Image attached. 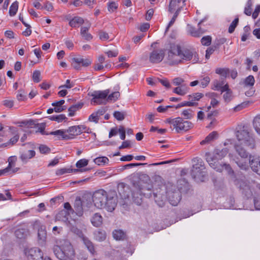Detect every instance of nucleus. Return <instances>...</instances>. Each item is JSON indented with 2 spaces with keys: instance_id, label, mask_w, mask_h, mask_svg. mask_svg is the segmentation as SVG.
Instances as JSON below:
<instances>
[{
  "instance_id": "nucleus-62",
  "label": "nucleus",
  "mask_w": 260,
  "mask_h": 260,
  "mask_svg": "<svg viewBox=\"0 0 260 260\" xmlns=\"http://www.w3.org/2000/svg\"><path fill=\"white\" fill-rule=\"evenodd\" d=\"M219 114V110H215L213 111H211L207 114V118L208 119H215V117H217Z\"/></svg>"
},
{
  "instance_id": "nucleus-27",
  "label": "nucleus",
  "mask_w": 260,
  "mask_h": 260,
  "mask_svg": "<svg viewBox=\"0 0 260 260\" xmlns=\"http://www.w3.org/2000/svg\"><path fill=\"white\" fill-rule=\"evenodd\" d=\"M218 134L217 132L214 131L209 134L205 139L200 142L201 145H204L206 143H209L216 139L217 137Z\"/></svg>"
},
{
  "instance_id": "nucleus-7",
  "label": "nucleus",
  "mask_w": 260,
  "mask_h": 260,
  "mask_svg": "<svg viewBox=\"0 0 260 260\" xmlns=\"http://www.w3.org/2000/svg\"><path fill=\"white\" fill-rule=\"evenodd\" d=\"M234 183L244 197L249 199L252 196V191L248 181L242 179H236L234 181Z\"/></svg>"
},
{
  "instance_id": "nucleus-61",
  "label": "nucleus",
  "mask_w": 260,
  "mask_h": 260,
  "mask_svg": "<svg viewBox=\"0 0 260 260\" xmlns=\"http://www.w3.org/2000/svg\"><path fill=\"white\" fill-rule=\"evenodd\" d=\"M69 214V212H68L66 210H62L60 212H59L57 215H56V218L58 220H63V217L66 218L67 219L68 218L67 217V216Z\"/></svg>"
},
{
  "instance_id": "nucleus-59",
  "label": "nucleus",
  "mask_w": 260,
  "mask_h": 260,
  "mask_svg": "<svg viewBox=\"0 0 260 260\" xmlns=\"http://www.w3.org/2000/svg\"><path fill=\"white\" fill-rule=\"evenodd\" d=\"M180 12V11H179V10H176L172 18L171 19V21L169 23V24L166 28V31H167L168 30L169 28L174 24V23L175 22Z\"/></svg>"
},
{
  "instance_id": "nucleus-47",
  "label": "nucleus",
  "mask_w": 260,
  "mask_h": 260,
  "mask_svg": "<svg viewBox=\"0 0 260 260\" xmlns=\"http://www.w3.org/2000/svg\"><path fill=\"white\" fill-rule=\"evenodd\" d=\"M238 23L239 17L238 16H237L235 19L232 21V22L231 23L229 27L228 31L229 33L232 34L234 31L236 27L238 24Z\"/></svg>"
},
{
  "instance_id": "nucleus-28",
  "label": "nucleus",
  "mask_w": 260,
  "mask_h": 260,
  "mask_svg": "<svg viewBox=\"0 0 260 260\" xmlns=\"http://www.w3.org/2000/svg\"><path fill=\"white\" fill-rule=\"evenodd\" d=\"M91 222L94 226H100L103 223L102 216L99 213H95L92 218Z\"/></svg>"
},
{
  "instance_id": "nucleus-19",
  "label": "nucleus",
  "mask_w": 260,
  "mask_h": 260,
  "mask_svg": "<svg viewBox=\"0 0 260 260\" xmlns=\"http://www.w3.org/2000/svg\"><path fill=\"white\" fill-rule=\"evenodd\" d=\"M153 196L154 201L159 207H162L165 206L166 203V196L160 192H153Z\"/></svg>"
},
{
  "instance_id": "nucleus-6",
  "label": "nucleus",
  "mask_w": 260,
  "mask_h": 260,
  "mask_svg": "<svg viewBox=\"0 0 260 260\" xmlns=\"http://www.w3.org/2000/svg\"><path fill=\"white\" fill-rule=\"evenodd\" d=\"M235 162L241 170L246 171L249 169L248 163L246 160H241L237 158ZM249 164L252 171L260 175V159L259 158L250 156Z\"/></svg>"
},
{
  "instance_id": "nucleus-29",
  "label": "nucleus",
  "mask_w": 260,
  "mask_h": 260,
  "mask_svg": "<svg viewBox=\"0 0 260 260\" xmlns=\"http://www.w3.org/2000/svg\"><path fill=\"white\" fill-rule=\"evenodd\" d=\"M95 239L99 241H104L106 238V233L104 230H98L94 232Z\"/></svg>"
},
{
  "instance_id": "nucleus-15",
  "label": "nucleus",
  "mask_w": 260,
  "mask_h": 260,
  "mask_svg": "<svg viewBox=\"0 0 260 260\" xmlns=\"http://www.w3.org/2000/svg\"><path fill=\"white\" fill-rule=\"evenodd\" d=\"M84 203V200H82L80 197H77L76 198L74 205V208L75 210L74 212L79 216H81L83 215Z\"/></svg>"
},
{
  "instance_id": "nucleus-30",
  "label": "nucleus",
  "mask_w": 260,
  "mask_h": 260,
  "mask_svg": "<svg viewBox=\"0 0 260 260\" xmlns=\"http://www.w3.org/2000/svg\"><path fill=\"white\" fill-rule=\"evenodd\" d=\"M215 73L220 76L221 79L225 80L230 74V69L228 68H217L215 70Z\"/></svg>"
},
{
  "instance_id": "nucleus-40",
  "label": "nucleus",
  "mask_w": 260,
  "mask_h": 260,
  "mask_svg": "<svg viewBox=\"0 0 260 260\" xmlns=\"http://www.w3.org/2000/svg\"><path fill=\"white\" fill-rule=\"evenodd\" d=\"M252 0H248L244 9V13L247 16H250L252 14Z\"/></svg>"
},
{
  "instance_id": "nucleus-42",
  "label": "nucleus",
  "mask_w": 260,
  "mask_h": 260,
  "mask_svg": "<svg viewBox=\"0 0 260 260\" xmlns=\"http://www.w3.org/2000/svg\"><path fill=\"white\" fill-rule=\"evenodd\" d=\"M253 124L255 131L260 135V115H257L254 118Z\"/></svg>"
},
{
  "instance_id": "nucleus-64",
  "label": "nucleus",
  "mask_w": 260,
  "mask_h": 260,
  "mask_svg": "<svg viewBox=\"0 0 260 260\" xmlns=\"http://www.w3.org/2000/svg\"><path fill=\"white\" fill-rule=\"evenodd\" d=\"M210 81V78L208 76H206L201 81V85L202 88H205L208 86Z\"/></svg>"
},
{
  "instance_id": "nucleus-17",
  "label": "nucleus",
  "mask_w": 260,
  "mask_h": 260,
  "mask_svg": "<svg viewBox=\"0 0 260 260\" xmlns=\"http://www.w3.org/2000/svg\"><path fill=\"white\" fill-rule=\"evenodd\" d=\"M117 190L122 199H126L129 198V188L128 186L125 185L124 183H119L117 186Z\"/></svg>"
},
{
  "instance_id": "nucleus-55",
  "label": "nucleus",
  "mask_w": 260,
  "mask_h": 260,
  "mask_svg": "<svg viewBox=\"0 0 260 260\" xmlns=\"http://www.w3.org/2000/svg\"><path fill=\"white\" fill-rule=\"evenodd\" d=\"M88 164V160L86 159L83 158L78 160L76 164V166L77 168L81 169V168L86 166Z\"/></svg>"
},
{
  "instance_id": "nucleus-9",
  "label": "nucleus",
  "mask_w": 260,
  "mask_h": 260,
  "mask_svg": "<svg viewBox=\"0 0 260 260\" xmlns=\"http://www.w3.org/2000/svg\"><path fill=\"white\" fill-rule=\"evenodd\" d=\"M109 92V89L94 91L90 94V96H92L91 100V103H93L96 105L106 104V99Z\"/></svg>"
},
{
  "instance_id": "nucleus-20",
  "label": "nucleus",
  "mask_w": 260,
  "mask_h": 260,
  "mask_svg": "<svg viewBox=\"0 0 260 260\" xmlns=\"http://www.w3.org/2000/svg\"><path fill=\"white\" fill-rule=\"evenodd\" d=\"M207 17L202 19L198 24V30L199 32H193V37L195 38L200 37L207 30V28L203 26V22L207 20Z\"/></svg>"
},
{
  "instance_id": "nucleus-24",
  "label": "nucleus",
  "mask_w": 260,
  "mask_h": 260,
  "mask_svg": "<svg viewBox=\"0 0 260 260\" xmlns=\"http://www.w3.org/2000/svg\"><path fill=\"white\" fill-rule=\"evenodd\" d=\"M188 89L189 88L186 85H181V86L174 88L173 92L178 95L183 96L188 92Z\"/></svg>"
},
{
  "instance_id": "nucleus-31",
  "label": "nucleus",
  "mask_w": 260,
  "mask_h": 260,
  "mask_svg": "<svg viewBox=\"0 0 260 260\" xmlns=\"http://www.w3.org/2000/svg\"><path fill=\"white\" fill-rule=\"evenodd\" d=\"M89 26L82 27L81 28L80 34L82 37L86 41H90L92 39V36L88 32Z\"/></svg>"
},
{
  "instance_id": "nucleus-16",
  "label": "nucleus",
  "mask_w": 260,
  "mask_h": 260,
  "mask_svg": "<svg viewBox=\"0 0 260 260\" xmlns=\"http://www.w3.org/2000/svg\"><path fill=\"white\" fill-rule=\"evenodd\" d=\"M185 2L186 0H171L169 7V11L171 13H173L175 9L181 11V9L185 6Z\"/></svg>"
},
{
  "instance_id": "nucleus-4",
  "label": "nucleus",
  "mask_w": 260,
  "mask_h": 260,
  "mask_svg": "<svg viewBox=\"0 0 260 260\" xmlns=\"http://www.w3.org/2000/svg\"><path fill=\"white\" fill-rule=\"evenodd\" d=\"M192 161L194 164L190 172L191 176L194 179L204 181V179L207 176L204 161L199 157L194 158Z\"/></svg>"
},
{
  "instance_id": "nucleus-2",
  "label": "nucleus",
  "mask_w": 260,
  "mask_h": 260,
  "mask_svg": "<svg viewBox=\"0 0 260 260\" xmlns=\"http://www.w3.org/2000/svg\"><path fill=\"white\" fill-rule=\"evenodd\" d=\"M193 53L188 49H183L181 50L180 45H175L171 46V49L168 52V59L170 61L171 64H176L180 63V59H176V57L179 56L181 59L186 60H190L192 58Z\"/></svg>"
},
{
  "instance_id": "nucleus-12",
  "label": "nucleus",
  "mask_w": 260,
  "mask_h": 260,
  "mask_svg": "<svg viewBox=\"0 0 260 260\" xmlns=\"http://www.w3.org/2000/svg\"><path fill=\"white\" fill-rule=\"evenodd\" d=\"M206 159L210 166L218 172L222 171L221 164L218 162V159L216 157L209 152L206 153Z\"/></svg>"
},
{
  "instance_id": "nucleus-35",
  "label": "nucleus",
  "mask_w": 260,
  "mask_h": 260,
  "mask_svg": "<svg viewBox=\"0 0 260 260\" xmlns=\"http://www.w3.org/2000/svg\"><path fill=\"white\" fill-rule=\"evenodd\" d=\"M70 228L71 231L74 234L77 235L81 239L85 236L82 231L78 229L76 226L73 225L72 223H70Z\"/></svg>"
},
{
  "instance_id": "nucleus-52",
  "label": "nucleus",
  "mask_w": 260,
  "mask_h": 260,
  "mask_svg": "<svg viewBox=\"0 0 260 260\" xmlns=\"http://www.w3.org/2000/svg\"><path fill=\"white\" fill-rule=\"evenodd\" d=\"M27 100V93L23 90H20L17 93V100L25 101Z\"/></svg>"
},
{
  "instance_id": "nucleus-21",
  "label": "nucleus",
  "mask_w": 260,
  "mask_h": 260,
  "mask_svg": "<svg viewBox=\"0 0 260 260\" xmlns=\"http://www.w3.org/2000/svg\"><path fill=\"white\" fill-rule=\"evenodd\" d=\"M16 161V157L15 156H12L10 157L8 159V166L5 169L0 170V176H2L8 173L11 168L15 166Z\"/></svg>"
},
{
  "instance_id": "nucleus-5",
  "label": "nucleus",
  "mask_w": 260,
  "mask_h": 260,
  "mask_svg": "<svg viewBox=\"0 0 260 260\" xmlns=\"http://www.w3.org/2000/svg\"><path fill=\"white\" fill-rule=\"evenodd\" d=\"M236 137L238 140L239 142H241V144H244L251 149L254 148V139L247 126L244 125L242 129L236 132Z\"/></svg>"
},
{
  "instance_id": "nucleus-39",
  "label": "nucleus",
  "mask_w": 260,
  "mask_h": 260,
  "mask_svg": "<svg viewBox=\"0 0 260 260\" xmlns=\"http://www.w3.org/2000/svg\"><path fill=\"white\" fill-rule=\"evenodd\" d=\"M17 124H19V126L20 127L22 126H32L33 125H35L36 123L35 122V121L32 119H29L28 120H22L20 121H17Z\"/></svg>"
},
{
  "instance_id": "nucleus-32",
  "label": "nucleus",
  "mask_w": 260,
  "mask_h": 260,
  "mask_svg": "<svg viewBox=\"0 0 260 260\" xmlns=\"http://www.w3.org/2000/svg\"><path fill=\"white\" fill-rule=\"evenodd\" d=\"M83 106V103H79L77 104L72 105L69 109L68 111H69V116H73L75 115V113L77 110L82 108Z\"/></svg>"
},
{
  "instance_id": "nucleus-34",
  "label": "nucleus",
  "mask_w": 260,
  "mask_h": 260,
  "mask_svg": "<svg viewBox=\"0 0 260 260\" xmlns=\"http://www.w3.org/2000/svg\"><path fill=\"white\" fill-rule=\"evenodd\" d=\"M113 236L117 240H123L125 239L126 235L121 230H115L113 232Z\"/></svg>"
},
{
  "instance_id": "nucleus-60",
  "label": "nucleus",
  "mask_w": 260,
  "mask_h": 260,
  "mask_svg": "<svg viewBox=\"0 0 260 260\" xmlns=\"http://www.w3.org/2000/svg\"><path fill=\"white\" fill-rule=\"evenodd\" d=\"M98 35L100 39L103 41L107 40L109 38L108 34L102 30L98 31Z\"/></svg>"
},
{
  "instance_id": "nucleus-53",
  "label": "nucleus",
  "mask_w": 260,
  "mask_h": 260,
  "mask_svg": "<svg viewBox=\"0 0 260 260\" xmlns=\"http://www.w3.org/2000/svg\"><path fill=\"white\" fill-rule=\"evenodd\" d=\"M39 149L40 153L44 154H48L51 151L50 148L47 145L44 144L40 145Z\"/></svg>"
},
{
  "instance_id": "nucleus-10",
  "label": "nucleus",
  "mask_w": 260,
  "mask_h": 260,
  "mask_svg": "<svg viewBox=\"0 0 260 260\" xmlns=\"http://www.w3.org/2000/svg\"><path fill=\"white\" fill-rule=\"evenodd\" d=\"M193 127V124L188 121H184L182 118L178 117L176 118L174 127L177 133H179L182 131L186 132Z\"/></svg>"
},
{
  "instance_id": "nucleus-11",
  "label": "nucleus",
  "mask_w": 260,
  "mask_h": 260,
  "mask_svg": "<svg viewBox=\"0 0 260 260\" xmlns=\"http://www.w3.org/2000/svg\"><path fill=\"white\" fill-rule=\"evenodd\" d=\"M165 49H154L149 54V61L152 63H158L161 62L164 58Z\"/></svg>"
},
{
  "instance_id": "nucleus-38",
  "label": "nucleus",
  "mask_w": 260,
  "mask_h": 260,
  "mask_svg": "<svg viewBox=\"0 0 260 260\" xmlns=\"http://www.w3.org/2000/svg\"><path fill=\"white\" fill-rule=\"evenodd\" d=\"M255 83V79L252 75L247 77L243 81L242 83L245 86L251 87Z\"/></svg>"
},
{
  "instance_id": "nucleus-49",
  "label": "nucleus",
  "mask_w": 260,
  "mask_h": 260,
  "mask_svg": "<svg viewBox=\"0 0 260 260\" xmlns=\"http://www.w3.org/2000/svg\"><path fill=\"white\" fill-rule=\"evenodd\" d=\"M190 188L189 184L187 182H184L182 186L179 187L178 191H180L181 193H188L190 191Z\"/></svg>"
},
{
  "instance_id": "nucleus-44",
  "label": "nucleus",
  "mask_w": 260,
  "mask_h": 260,
  "mask_svg": "<svg viewBox=\"0 0 260 260\" xmlns=\"http://www.w3.org/2000/svg\"><path fill=\"white\" fill-rule=\"evenodd\" d=\"M47 234L45 230L42 229V228L39 229L38 232V240L41 241L42 242H44L45 241L46 239Z\"/></svg>"
},
{
  "instance_id": "nucleus-13",
  "label": "nucleus",
  "mask_w": 260,
  "mask_h": 260,
  "mask_svg": "<svg viewBox=\"0 0 260 260\" xmlns=\"http://www.w3.org/2000/svg\"><path fill=\"white\" fill-rule=\"evenodd\" d=\"M168 201L172 206H177L181 200L180 191L177 190L168 191L167 192Z\"/></svg>"
},
{
  "instance_id": "nucleus-57",
  "label": "nucleus",
  "mask_w": 260,
  "mask_h": 260,
  "mask_svg": "<svg viewBox=\"0 0 260 260\" xmlns=\"http://www.w3.org/2000/svg\"><path fill=\"white\" fill-rule=\"evenodd\" d=\"M118 8V4L115 2H111L108 3V11L112 13L116 11Z\"/></svg>"
},
{
  "instance_id": "nucleus-1",
  "label": "nucleus",
  "mask_w": 260,
  "mask_h": 260,
  "mask_svg": "<svg viewBox=\"0 0 260 260\" xmlns=\"http://www.w3.org/2000/svg\"><path fill=\"white\" fill-rule=\"evenodd\" d=\"M94 206L99 209H105L108 211H113L117 205V198L114 193H108L104 189L95 191L92 195Z\"/></svg>"
},
{
  "instance_id": "nucleus-50",
  "label": "nucleus",
  "mask_w": 260,
  "mask_h": 260,
  "mask_svg": "<svg viewBox=\"0 0 260 260\" xmlns=\"http://www.w3.org/2000/svg\"><path fill=\"white\" fill-rule=\"evenodd\" d=\"M226 41V39L224 38H221L219 39H216L213 44L214 48L216 49H218L219 47L223 44Z\"/></svg>"
},
{
  "instance_id": "nucleus-54",
  "label": "nucleus",
  "mask_w": 260,
  "mask_h": 260,
  "mask_svg": "<svg viewBox=\"0 0 260 260\" xmlns=\"http://www.w3.org/2000/svg\"><path fill=\"white\" fill-rule=\"evenodd\" d=\"M212 38L210 36H206L203 37L201 40V42L203 45L209 46L211 44Z\"/></svg>"
},
{
  "instance_id": "nucleus-41",
  "label": "nucleus",
  "mask_w": 260,
  "mask_h": 260,
  "mask_svg": "<svg viewBox=\"0 0 260 260\" xmlns=\"http://www.w3.org/2000/svg\"><path fill=\"white\" fill-rule=\"evenodd\" d=\"M93 161L98 165H104L105 164L108 163L109 159L106 156L98 157L94 159Z\"/></svg>"
},
{
  "instance_id": "nucleus-26",
  "label": "nucleus",
  "mask_w": 260,
  "mask_h": 260,
  "mask_svg": "<svg viewBox=\"0 0 260 260\" xmlns=\"http://www.w3.org/2000/svg\"><path fill=\"white\" fill-rule=\"evenodd\" d=\"M36 155V152L33 150H28V153H22L20 155L21 160L24 162H26L28 159L34 157Z\"/></svg>"
},
{
  "instance_id": "nucleus-3",
  "label": "nucleus",
  "mask_w": 260,
  "mask_h": 260,
  "mask_svg": "<svg viewBox=\"0 0 260 260\" xmlns=\"http://www.w3.org/2000/svg\"><path fill=\"white\" fill-rule=\"evenodd\" d=\"M52 250L56 257L60 260H74L75 251L68 241H64L61 246L54 245Z\"/></svg>"
},
{
  "instance_id": "nucleus-56",
  "label": "nucleus",
  "mask_w": 260,
  "mask_h": 260,
  "mask_svg": "<svg viewBox=\"0 0 260 260\" xmlns=\"http://www.w3.org/2000/svg\"><path fill=\"white\" fill-rule=\"evenodd\" d=\"M113 116L117 120L122 121L125 118V114L124 112L120 111H115L113 113Z\"/></svg>"
},
{
  "instance_id": "nucleus-43",
  "label": "nucleus",
  "mask_w": 260,
  "mask_h": 260,
  "mask_svg": "<svg viewBox=\"0 0 260 260\" xmlns=\"http://www.w3.org/2000/svg\"><path fill=\"white\" fill-rule=\"evenodd\" d=\"M48 118L52 121H55L58 122H61L63 120L67 119V118L64 114L50 116L48 117Z\"/></svg>"
},
{
  "instance_id": "nucleus-37",
  "label": "nucleus",
  "mask_w": 260,
  "mask_h": 260,
  "mask_svg": "<svg viewBox=\"0 0 260 260\" xmlns=\"http://www.w3.org/2000/svg\"><path fill=\"white\" fill-rule=\"evenodd\" d=\"M29 235V231L27 229L19 228L17 229V238L25 239Z\"/></svg>"
},
{
  "instance_id": "nucleus-18",
  "label": "nucleus",
  "mask_w": 260,
  "mask_h": 260,
  "mask_svg": "<svg viewBox=\"0 0 260 260\" xmlns=\"http://www.w3.org/2000/svg\"><path fill=\"white\" fill-rule=\"evenodd\" d=\"M235 149L237 153V154L243 159L247 158L249 157V159H250V156H252L251 154L249 153L245 150V149L243 147L241 144H235Z\"/></svg>"
},
{
  "instance_id": "nucleus-23",
  "label": "nucleus",
  "mask_w": 260,
  "mask_h": 260,
  "mask_svg": "<svg viewBox=\"0 0 260 260\" xmlns=\"http://www.w3.org/2000/svg\"><path fill=\"white\" fill-rule=\"evenodd\" d=\"M82 240L83 241V242L84 244L85 245L87 249L89 250V251L92 254H94L95 252L94 247L93 245V244L92 242L89 240L88 238H87L86 236H84L82 239Z\"/></svg>"
},
{
  "instance_id": "nucleus-22",
  "label": "nucleus",
  "mask_w": 260,
  "mask_h": 260,
  "mask_svg": "<svg viewBox=\"0 0 260 260\" xmlns=\"http://www.w3.org/2000/svg\"><path fill=\"white\" fill-rule=\"evenodd\" d=\"M228 152L229 149L226 148H223L221 150L219 149H215L213 155H214L218 160H221L228 154Z\"/></svg>"
},
{
  "instance_id": "nucleus-36",
  "label": "nucleus",
  "mask_w": 260,
  "mask_h": 260,
  "mask_svg": "<svg viewBox=\"0 0 260 260\" xmlns=\"http://www.w3.org/2000/svg\"><path fill=\"white\" fill-rule=\"evenodd\" d=\"M66 132L69 133L67 135H69L70 139H72L74 138L75 136H78L79 135V131H77L76 126H72L69 127L67 130H65Z\"/></svg>"
},
{
  "instance_id": "nucleus-8",
  "label": "nucleus",
  "mask_w": 260,
  "mask_h": 260,
  "mask_svg": "<svg viewBox=\"0 0 260 260\" xmlns=\"http://www.w3.org/2000/svg\"><path fill=\"white\" fill-rule=\"evenodd\" d=\"M23 254L27 260H44V254L41 249L38 247L25 248L23 250Z\"/></svg>"
},
{
  "instance_id": "nucleus-51",
  "label": "nucleus",
  "mask_w": 260,
  "mask_h": 260,
  "mask_svg": "<svg viewBox=\"0 0 260 260\" xmlns=\"http://www.w3.org/2000/svg\"><path fill=\"white\" fill-rule=\"evenodd\" d=\"M182 115L184 116L185 119H191L194 115L193 111L190 109L184 110L182 113Z\"/></svg>"
},
{
  "instance_id": "nucleus-46",
  "label": "nucleus",
  "mask_w": 260,
  "mask_h": 260,
  "mask_svg": "<svg viewBox=\"0 0 260 260\" xmlns=\"http://www.w3.org/2000/svg\"><path fill=\"white\" fill-rule=\"evenodd\" d=\"M120 96V93L118 91H115L111 94L108 95L106 99V103L107 102L116 101Z\"/></svg>"
},
{
  "instance_id": "nucleus-63",
  "label": "nucleus",
  "mask_w": 260,
  "mask_h": 260,
  "mask_svg": "<svg viewBox=\"0 0 260 260\" xmlns=\"http://www.w3.org/2000/svg\"><path fill=\"white\" fill-rule=\"evenodd\" d=\"M216 50V49L214 48L213 45L211 47L208 48L206 51V58L208 59L210 58V55L212 54Z\"/></svg>"
},
{
  "instance_id": "nucleus-25",
  "label": "nucleus",
  "mask_w": 260,
  "mask_h": 260,
  "mask_svg": "<svg viewBox=\"0 0 260 260\" xmlns=\"http://www.w3.org/2000/svg\"><path fill=\"white\" fill-rule=\"evenodd\" d=\"M84 20L82 18L78 16L74 17L69 22V25L72 27H79L84 23Z\"/></svg>"
},
{
  "instance_id": "nucleus-48",
  "label": "nucleus",
  "mask_w": 260,
  "mask_h": 260,
  "mask_svg": "<svg viewBox=\"0 0 260 260\" xmlns=\"http://www.w3.org/2000/svg\"><path fill=\"white\" fill-rule=\"evenodd\" d=\"M213 84L214 86V89L215 90H219L220 88L225 84V80L221 79V78H220L219 80H215L213 81Z\"/></svg>"
},
{
  "instance_id": "nucleus-14",
  "label": "nucleus",
  "mask_w": 260,
  "mask_h": 260,
  "mask_svg": "<svg viewBox=\"0 0 260 260\" xmlns=\"http://www.w3.org/2000/svg\"><path fill=\"white\" fill-rule=\"evenodd\" d=\"M136 188V190H133L132 193L133 201L137 205H141L143 202V196L142 188L136 183L133 184Z\"/></svg>"
},
{
  "instance_id": "nucleus-58",
  "label": "nucleus",
  "mask_w": 260,
  "mask_h": 260,
  "mask_svg": "<svg viewBox=\"0 0 260 260\" xmlns=\"http://www.w3.org/2000/svg\"><path fill=\"white\" fill-rule=\"evenodd\" d=\"M41 72L38 70H35L32 74V80L36 83L39 82L40 80Z\"/></svg>"
},
{
  "instance_id": "nucleus-45",
  "label": "nucleus",
  "mask_w": 260,
  "mask_h": 260,
  "mask_svg": "<svg viewBox=\"0 0 260 260\" xmlns=\"http://www.w3.org/2000/svg\"><path fill=\"white\" fill-rule=\"evenodd\" d=\"M204 96V94L202 93H193L191 94H189L187 96L188 100H193V102L199 101Z\"/></svg>"
},
{
  "instance_id": "nucleus-33",
  "label": "nucleus",
  "mask_w": 260,
  "mask_h": 260,
  "mask_svg": "<svg viewBox=\"0 0 260 260\" xmlns=\"http://www.w3.org/2000/svg\"><path fill=\"white\" fill-rule=\"evenodd\" d=\"M66 131L63 129H59L55 131L51 132L49 133V135H55V136H60L61 137L62 139L63 140H70L69 135H67V134H65Z\"/></svg>"
}]
</instances>
